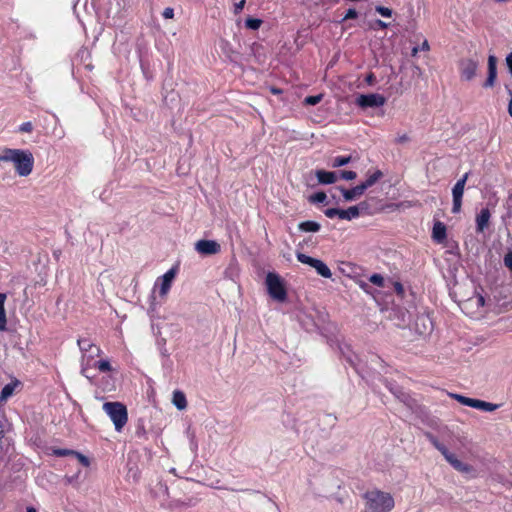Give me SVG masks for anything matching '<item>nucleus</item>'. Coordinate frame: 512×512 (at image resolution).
<instances>
[{"instance_id":"nucleus-63","label":"nucleus","mask_w":512,"mask_h":512,"mask_svg":"<svg viewBox=\"0 0 512 512\" xmlns=\"http://www.w3.org/2000/svg\"><path fill=\"white\" fill-rule=\"evenodd\" d=\"M434 224L441 225L442 223L440 221L435 222Z\"/></svg>"},{"instance_id":"nucleus-50","label":"nucleus","mask_w":512,"mask_h":512,"mask_svg":"<svg viewBox=\"0 0 512 512\" xmlns=\"http://www.w3.org/2000/svg\"><path fill=\"white\" fill-rule=\"evenodd\" d=\"M419 49H420V50H422V51H428V50H429V44H428V41H427V40H425V41L422 43L421 47H419Z\"/></svg>"},{"instance_id":"nucleus-57","label":"nucleus","mask_w":512,"mask_h":512,"mask_svg":"<svg viewBox=\"0 0 512 512\" xmlns=\"http://www.w3.org/2000/svg\"><path fill=\"white\" fill-rule=\"evenodd\" d=\"M75 479L76 477H66L68 483H72Z\"/></svg>"},{"instance_id":"nucleus-14","label":"nucleus","mask_w":512,"mask_h":512,"mask_svg":"<svg viewBox=\"0 0 512 512\" xmlns=\"http://www.w3.org/2000/svg\"><path fill=\"white\" fill-rule=\"evenodd\" d=\"M493 212L494 206L491 204H487L486 206L481 207L479 212L476 214V224H488Z\"/></svg>"},{"instance_id":"nucleus-12","label":"nucleus","mask_w":512,"mask_h":512,"mask_svg":"<svg viewBox=\"0 0 512 512\" xmlns=\"http://www.w3.org/2000/svg\"><path fill=\"white\" fill-rule=\"evenodd\" d=\"M195 250L204 256L215 255L220 252L221 246L215 240L202 239L195 243Z\"/></svg>"},{"instance_id":"nucleus-4","label":"nucleus","mask_w":512,"mask_h":512,"mask_svg":"<svg viewBox=\"0 0 512 512\" xmlns=\"http://www.w3.org/2000/svg\"><path fill=\"white\" fill-rule=\"evenodd\" d=\"M77 344L79 346L80 351L82 352L81 374L85 376L87 379H91L92 377L88 373L90 361L94 357L100 356L102 350L98 346L93 344L89 339L86 338L78 339Z\"/></svg>"},{"instance_id":"nucleus-31","label":"nucleus","mask_w":512,"mask_h":512,"mask_svg":"<svg viewBox=\"0 0 512 512\" xmlns=\"http://www.w3.org/2000/svg\"><path fill=\"white\" fill-rule=\"evenodd\" d=\"M323 98L322 94L307 96L304 99V104L309 106L317 105Z\"/></svg>"},{"instance_id":"nucleus-61","label":"nucleus","mask_w":512,"mask_h":512,"mask_svg":"<svg viewBox=\"0 0 512 512\" xmlns=\"http://www.w3.org/2000/svg\"><path fill=\"white\" fill-rule=\"evenodd\" d=\"M7 401V399H2V396L0 395V407Z\"/></svg>"},{"instance_id":"nucleus-5","label":"nucleus","mask_w":512,"mask_h":512,"mask_svg":"<svg viewBox=\"0 0 512 512\" xmlns=\"http://www.w3.org/2000/svg\"><path fill=\"white\" fill-rule=\"evenodd\" d=\"M103 410L112 420L115 430L120 432L128 421L126 406L120 402H105Z\"/></svg>"},{"instance_id":"nucleus-51","label":"nucleus","mask_w":512,"mask_h":512,"mask_svg":"<svg viewBox=\"0 0 512 512\" xmlns=\"http://www.w3.org/2000/svg\"><path fill=\"white\" fill-rule=\"evenodd\" d=\"M395 289H396V291L398 293H402L403 292V287H402V285L399 282L395 283Z\"/></svg>"},{"instance_id":"nucleus-28","label":"nucleus","mask_w":512,"mask_h":512,"mask_svg":"<svg viewBox=\"0 0 512 512\" xmlns=\"http://www.w3.org/2000/svg\"><path fill=\"white\" fill-rule=\"evenodd\" d=\"M94 366L100 371V372H109L112 370L111 364L108 360L102 359L99 361H96Z\"/></svg>"},{"instance_id":"nucleus-17","label":"nucleus","mask_w":512,"mask_h":512,"mask_svg":"<svg viewBox=\"0 0 512 512\" xmlns=\"http://www.w3.org/2000/svg\"><path fill=\"white\" fill-rule=\"evenodd\" d=\"M389 390L395 395L397 399H399L402 403L412 408L414 404V399L406 392L402 390V388L395 386L389 387Z\"/></svg>"},{"instance_id":"nucleus-55","label":"nucleus","mask_w":512,"mask_h":512,"mask_svg":"<svg viewBox=\"0 0 512 512\" xmlns=\"http://www.w3.org/2000/svg\"><path fill=\"white\" fill-rule=\"evenodd\" d=\"M419 50H420L419 47H417V46L413 47V49L411 51L412 56H416L417 53L419 52Z\"/></svg>"},{"instance_id":"nucleus-62","label":"nucleus","mask_w":512,"mask_h":512,"mask_svg":"<svg viewBox=\"0 0 512 512\" xmlns=\"http://www.w3.org/2000/svg\"><path fill=\"white\" fill-rule=\"evenodd\" d=\"M347 360H348L352 365H354V361H353L352 357L348 356V357H347Z\"/></svg>"},{"instance_id":"nucleus-45","label":"nucleus","mask_w":512,"mask_h":512,"mask_svg":"<svg viewBox=\"0 0 512 512\" xmlns=\"http://www.w3.org/2000/svg\"><path fill=\"white\" fill-rule=\"evenodd\" d=\"M360 288L365 291L366 293H370V286L368 283L361 281L359 283Z\"/></svg>"},{"instance_id":"nucleus-9","label":"nucleus","mask_w":512,"mask_h":512,"mask_svg":"<svg viewBox=\"0 0 512 512\" xmlns=\"http://www.w3.org/2000/svg\"><path fill=\"white\" fill-rule=\"evenodd\" d=\"M386 98L378 93L361 94L356 98V104L361 108H376L385 104Z\"/></svg>"},{"instance_id":"nucleus-26","label":"nucleus","mask_w":512,"mask_h":512,"mask_svg":"<svg viewBox=\"0 0 512 512\" xmlns=\"http://www.w3.org/2000/svg\"><path fill=\"white\" fill-rule=\"evenodd\" d=\"M450 396L453 399L457 400L462 405H465V406H468V407H472L473 406L474 398H469V397H466V396H463V395H460V394H454V393H451Z\"/></svg>"},{"instance_id":"nucleus-3","label":"nucleus","mask_w":512,"mask_h":512,"mask_svg":"<svg viewBox=\"0 0 512 512\" xmlns=\"http://www.w3.org/2000/svg\"><path fill=\"white\" fill-rule=\"evenodd\" d=\"M427 440L444 456L445 460L457 471L462 473H469L472 471V467L469 464L463 463L458 460L455 454L451 453L445 445L430 432H425Z\"/></svg>"},{"instance_id":"nucleus-33","label":"nucleus","mask_w":512,"mask_h":512,"mask_svg":"<svg viewBox=\"0 0 512 512\" xmlns=\"http://www.w3.org/2000/svg\"><path fill=\"white\" fill-rule=\"evenodd\" d=\"M369 281L378 287L384 286V278L380 274H373L370 276Z\"/></svg>"},{"instance_id":"nucleus-53","label":"nucleus","mask_w":512,"mask_h":512,"mask_svg":"<svg viewBox=\"0 0 512 512\" xmlns=\"http://www.w3.org/2000/svg\"><path fill=\"white\" fill-rule=\"evenodd\" d=\"M506 204L509 210L512 209V194L509 195Z\"/></svg>"},{"instance_id":"nucleus-37","label":"nucleus","mask_w":512,"mask_h":512,"mask_svg":"<svg viewBox=\"0 0 512 512\" xmlns=\"http://www.w3.org/2000/svg\"><path fill=\"white\" fill-rule=\"evenodd\" d=\"M33 130V124L31 122H24L19 126L20 132L30 133Z\"/></svg>"},{"instance_id":"nucleus-46","label":"nucleus","mask_w":512,"mask_h":512,"mask_svg":"<svg viewBox=\"0 0 512 512\" xmlns=\"http://www.w3.org/2000/svg\"><path fill=\"white\" fill-rule=\"evenodd\" d=\"M508 94L510 96L509 104H508V113L512 117V90H508Z\"/></svg>"},{"instance_id":"nucleus-48","label":"nucleus","mask_w":512,"mask_h":512,"mask_svg":"<svg viewBox=\"0 0 512 512\" xmlns=\"http://www.w3.org/2000/svg\"><path fill=\"white\" fill-rule=\"evenodd\" d=\"M374 81H375V76H374V74H373V73H370V74H368V75L366 76V82H367L368 84H370V85H371V84H373V83H374Z\"/></svg>"},{"instance_id":"nucleus-22","label":"nucleus","mask_w":512,"mask_h":512,"mask_svg":"<svg viewBox=\"0 0 512 512\" xmlns=\"http://www.w3.org/2000/svg\"><path fill=\"white\" fill-rule=\"evenodd\" d=\"M5 300L6 294L0 293V331L6 330L7 325L6 312L4 308Z\"/></svg>"},{"instance_id":"nucleus-23","label":"nucleus","mask_w":512,"mask_h":512,"mask_svg":"<svg viewBox=\"0 0 512 512\" xmlns=\"http://www.w3.org/2000/svg\"><path fill=\"white\" fill-rule=\"evenodd\" d=\"M382 176V172L380 170H376L373 174L369 175L364 182L361 183V186H363V189L366 191L368 188L372 187Z\"/></svg>"},{"instance_id":"nucleus-52","label":"nucleus","mask_w":512,"mask_h":512,"mask_svg":"<svg viewBox=\"0 0 512 512\" xmlns=\"http://www.w3.org/2000/svg\"><path fill=\"white\" fill-rule=\"evenodd\" d=\"M408 141V136L407 135H402L400 136L398 139H397V142L398 143H403V142H406Z\"/></svg>"},{"instance_id":"nucleus-11","label":"nucleus","mask_w":512,"mask_h":512,"mask_svg":"<svg viewBox=\"0 0 512 512\" xmlns=\"http://www.w3.org/2000/svg\"><path fill=\"white\" fill-rule=\"evenodd\" d=\"M468 179V173H465L454 185L452 189V196H453V206H452V212L458 213L461 209L462 205V197L464 193V188L466 181Z\"/></svg>"},{"instance_id":"nucleus-41","label":"nucleus","mask_w":512,"mask_h":512,"mask_svg":"<svg viewBox=\"0 0 512 512\" xmlns=\"http://www.w3.org/2000/svg\"><path fill=\"white\" fill-rule=\"evenodd\" d=\"M300 230L305 232H318L320 226H299Z\"/></svg>"},{"instance_id":"nucleus-15","label":"nucleus","mask_w":512,"mask_h":512,"mask_svg":"<svg viewBox=\"0 0 512 512\" xmlns=\"http://www.w3.org/2000/svg\"><path fill=\"white\" fill-rule=\"evenodd\" d=\"M340 190L342 192V195H343V198L345 201L356 200L359 197H361L365 192V190L363 189V186H361V184H359L351 189L341 188Z\"/></svg>"},{"instance_id":"nucleus-38","label":"nucleus","mask_w":512,"mask_h":512,"mask_svg":"<svg viewBox=\"0 0 512 512\" xmlns=\"http://www.w3.org/2000/svg\"><path fill=\"white\" fill-rule=\"evenodd\" d=\"M338 213V208H328L324 211V214L330 219L337 218Z\"/></svg>"},{"instance_id":"nucleus-47","label":"nucleus","mask_w":512,"mask_h":512,"mask_svg":"<svg viewBox=\"0 0 512 512\" xmlns=\"http://www.w3.org/2000/svg\"><path fill=\"white\" fill-rule=\"evenodd\" d=\"M375 24L377 27H379L381 29H386L388 27V24L380 19L376 20Z\"/></svg>"},{"instance_id":"nucleus-24","label":"nucleus","mask_w":512,"mask_h":512,"mask_svg":"<svg viewBox=\"0 0 512 512\" xmlns=\"http://www.w3.org/2000/svg\"><path fill=\"white\" fill-rule=\"evenodd\" d=\"M485 304V299L482 295L480 294H476L475 296L469 298L466 302H465V307L467 306H476V307H483Z\"/></svg>"},{"instance_id":"nucleus-34","label":"nucleus","mask_w":512,"mask_h":512,"mask_svg":"<svg viewBox=\"0 0 512 512\" xmlns=\"http://www.w3.org/2000/svg\"><path fill=\"white\" fill-rule=\"evenodd\" d=\"M375 10L383 17H391L392 15V10L388 7L376 6Z\"/></svg>"},{"instance_id":"nucleus-7","label":"nucleus","mask_w":512,"mask_h":512,"mask_svg":"<svg viewBox=\"0 0 512 512\" xmlns=\"http://www.w3.org/2000/svg\"><path fill=\"white\" fill-rule=\"evenodd\" d=\"M296 258L302 264H306L314 268L317 274H319L320 276L324 278H331L332 272L330 268L322 260L310 257L301 252H296Z\"/></svg>"},{"instance_id":"nucleus-54","label":"nucleus","mask_w":512,"mask_h":512,"mask_svg":"<svg viewBox=\"0 0 512 512\" xmlns=\"http://www.w3.org/2000/svg\"><path fill=\"white\" fill-rule=\"evenodd\" d=\"M4 437V424L0 421V440Z\"/></svg>"},{"instance_id":"nucleus-32","label":"nucleus","mask_w":512,"mask_h":512,"mask_svg":"<svg viewBox=\"0 0 512 512\" xmlns=\"http://www.w3.org/2000/svg\"><path fill=\"white\" fill-rule=\"evenodd\" d=\"M261 24H262V21L257 18H248L245 21L246 27L249 29H252V30H257L261 26Z\"/></svg>"},{"instance_id":"nucleus-59","label":"nucleus","mask_w":512,"mask_h":512,"mask_svg":"<svg viewBox=\"0 0 512 512\" xmlns=\"http://www.w3.org/2000/svg\"><path fill=\"white\" fill-rule=\"evenodd\" d=\"M26 512H37L34 507H28Z\"/></svg>"},{"instance_id":"nucleus-60","label":"nucleus","mask_w":512,"mask_h":512,"mask_svg":"<svg viewBox=\"0 0 512 512\" xmlns=\"http://www.w3.org/2000/svg\"><path fill=\"white\" fill-rule=\"evenodd\" d=\"M477 227H478V229H477L478 232H484V228L486 226H477Z\"/></svg>"},{"instance_id":"nucleus-49","label":"nucleus","mask_w":512,"mask_h":512,"mask_svg":"<svg viewBox=\"0 0 512 512\" xmlns=\"http://www.w3.org/2000/svg\"><path fill=\"white\" fill-rule=\"evenodd\" d=\"M338 212L339 213L337 214V218L339 220H345L346 221V218H343V217H345V209H339L338 208Z\"/></svg>"},{"instance_id":"nucleus-8","label":"nucleus","mask_w":512,"mask_h":512,"mask_svg":"<svg viewBox=\"0 0 512 512\" xmlns=\"http://www.w3.org/2000/svg\"><path fill=\"white\" fill-rule=\"evenodd\" d=\"M178 265L171 267L166 273L158 277L154 289L158 288L159 295L165 297L171 289L172 283L178 273Z\"/></svg>"},{"instance_id":"nucleus-56","label":"nucleus","mask_w":512,"mask_h":512,"mask_svg":"<svg viewBox=\"0 0 512 512\" xmlns=\"http://www.w3.org/2000/svg\"><path fill=\"white\" fill-rule=\"evenodd\" d=\"M271 92H272L273 94H280V93H281V90H280V89H278V88L272 87V88H271Z\"/></svg>"},{"instance_id":"nucleus-2","label":"nucleus","mask_w":512,"mask_h":512,"mask_svg":"<svg viewBox=\"0 0 512 512\" xmlns=\"http://www.w3.org/2000/svg\"><path fill=\"white\" fill-rule=\"evenodd\" d=\"M363 498L367 512H389L395 504L391 494L377 489L367 491Z\"/></svg>"},{"instance_id":"nucleus-42","label":"nucleus","mask_w":512,"mask_h":512,"mask_svg":"<svg viewBox=\"0 0 512 512\" xmlns=\"http://www.w3.org/2000/svg\"><path fill=\"white\" fill-rule=\"evenodd\" d=\"M244 5H245V0H241L238 3H235V5H234V13L235 14L240 13L243 10Z\"/></svg>"},{"instance_id":"nucleus-39","label":"nucleus","mask_w":512,"mask_h":512,"mask_svg":"<svg viewBox=\"0 0 512 512\" xmlns=\"http://www.w3.org/2000/svg\"><path fill=\"white\" fill-rule=\"evenodd\" d=\"M357 16H358V13L355 9H349L347 11V13L345 14L344 18L342 19V21H346L349 19H355V18H357Z\"/></svg>"},{"instance_id":"nucleus-58","label":"nucleus","mask_w":512,"mask_h":512,"mask_svg":"<svg viewBox=\"0 0 512 512\" xmlns=\"http://www.w3.org/2000/svg\"><path fill=\"white\" fill-rule=\"evenodd\" d=\"M300 224H306V225H309V224H317L316 222L314 221H304V222H301Z\"/></svg>"},{"instance_id":"nucleus-27","label":"nucleus","mask_w":512,"mask_h":512,"mask_svg":"<svg viewBox=\"0 0 512 512\" xmlns=\"http://www.w3.org/2000/svg\"><path fill=\"white\" fill-rule=\"evenodd\" d=\"M17 383H8L1 390L2 399H8L14 393Z\"/></svg>"},{"instance_id":"nucleus-30","label":"nucleus","mask_w":512,"mask_h":512,"mask_svg":"<svg viewBox=\"0 0 512 512\" xmlns=\"http://www.w3.org/2000/svg\"><path fill=\"white\" fill-rule=\"evenodd\" d=\"M327 200V195L324 192H316L309 197L311 203H324Z\"/></svg>"},{"instance_id":"nucleus-18","label":"nucleus","mask_w":512,"mask_h":512,"mask_svg":"<svg viewBox=\"0 0 512 512\" xmlns=\"http://www.w3.org/2000/svg\"><path fill=\"white\" fill-rule=\"evenodd\" d=\"M367 209V205L365 203H360L357 206H351L348 209H345V217L346 221H351L357 218L362 211Z\"/></svg>"},{"instance_id":"nucleus-43","label":"nucleus","mask_w":512,"mask_h":512,"mask_svg":"<svg viewBox=\"0 0 512 512\" xmlns=\"http://www.w3.org/2000/svg\"><path fill=\"white\" fill-rule=\"evenodd\" d=\"M162 15L166 19H171L174 17V10L170 7L165 8Z\"/></svg>"},{"instance_id":"nucleus-10","label":"nucleus","mask_w":512,"mask_h":512,"mask_svg":"<svg viewBox=\"0 0 512 512\" xmlns=\"http://www.w3.org/2000/svg\"><path fill=\"white\" fill-rule=\"evenodd\" d=\"M479 62L473 58L462 59L459 63L461 79L471 81L477 74Z\"/></svg>"},{"instance_id":"nucleus-40","label":"nucleus","mask_w":512,"mask_h":512,"mask_svg":"<svg viewBox=\"0 0 512 512\" xmlns=\"http://www.w3.org/2000/svg\"><path fill=\"white\" fill-rule=\"evenodd\" d=\"M504 264L512 271V251L508 252L504 257Z\"/></svg>"},{"instance_id":"nucleus-19","label":"nucleus","mask_w":512,"mask_h":512,"mask_svg":"<svg viewBox=\"0 0 512 512\" xmlns=\"http://www.w3.org/2000/svg\"><path fill=\"white\" fill-rule=\"evenodd\" d=\"M446 238V226H433L432 239L434 242L443 244L446 241Z\"/></svg>"},{"instance_id":"nucleus-35","label":"nucleus","mask_w":512,"mask_h":512,"mask_svg":"<svg viewBox=\"0 0 512 512\" xmlns=\"http://www.w3.org/2000/svg\"><path fill=\"white\" fill-rule=\"evenodd\" d=\"M74 457H76L83 466L88 467L90 465L88 457L82 453L75 451Z\"/></svg>"},{"instance_id":"nucleus-25","label":"nucleus","mask_w":512,"mask_h":512,"mask_svg":"<svg viewBox=\"0 0 512 512\" xmlns=\"http://www.w3.org/2000/svg\"><path fill=\"white\" fill-rule=\"evenodd\" d=\"M351 160H352L351 156H337V157L333 158V160L331 162V167L338 168V167L345 166V165L349 164L351 162Z\"/></svg>"},{"instance_id":"nucleus-13","label":"nucleus","mask_w":512,"mask_h":512,"mask_svg":"<svg viewBox=\"0 0 512 512\" xmlns=\"http://www.w3.org/2000/svg\"><path fill=\"white\" fill-rule=\"evenodd\" d=\"M497 77V58L494 55L488 57V75L483 86L485 88L493 87Z\"/></svg>"},{"instance_id":"nucleus-1","label":"nucleus","mask_w":512,"mask_h":512,"mask_svg":"<svg viewBox=\"0 0 512 512\" xmlns=\"http://www.w3.org/2000/svg\"><path fill=\"white\" fill-rule=\"evenodd\" d=\"M0 162H11L20 177L29 176L34 168V156L24 149L4 148L0 153Z\"/></svg>"},{"instance_id":"nucleus-36","label":"nucleus","mask_w":512,"mask_h":512,"mask_svg":"<svg viewBox=\"0 0 512 512\" xmlns=\"http://www.w3.org/2000/svg\"><path fill=\"white\" fill-rule=\"evenodd\" d=\"M339 175L340 178L344 180H354L357 176L356 172L354 171H341Z\"/></svg>"},{"instance_id":"nucleus-44","label":"nucleus","mask_w":512,"mask_h":512,"mask_svg":"<svg viewBox=\"0 0 512 512\" xmlns=\"http://www.w3.org/2000/svg\"><path fill=\"white\" fill-rule=\"evenodd\" d=\"M506 65L508 67L509 73L512 76V52L509 53L506 57Z\"/></svg>"},{"instance_id":"nucleus-6","label":"nucleus","mask_w":512,"mask_h":512,"mask_svg":"<svg viewBox=\"0 0 512 512\" xmlns=\"http://www.w3.org/2000/svg\"><path fill=\"white\" fill-rule=\"evenodd\" d=\"M266 287L268 294L271 298L278 302H285L287 299V291L284 286L283 280L281 277L274 273L269 272L266 275Z\"/></svg>"},{"instance_id":"nucleus-20","label":"nucleus","mask_w":512,"mask_h":512,"mask_svg":"<svg viewBox=\"0 0 512 512\" xmlns=\"http://www.w3.org/2000/svg\"><path fill=\"white\" fill-rule=\"evenodd\" d=\"M172 402L177 409L183 410L187 407V400L185 394L180 390L173 392Z\"/></svg>"},{"instance_id":"nucleus-21","label":"nucleus","mask_w":512,"mask_h":512,"mask_svg":"<svg viewBox=\"0 0 512 512\" xmlns=\"http://www.w3.org/2000/svg\"><path fill=\"white\" fill-rule=\"evenodd\" d=\"M498 407H499L498 404H493V403L486 402V401H483L480 399H474L473 406H472V408L486 411V412L495 411L496 409H498Z\"/></svg>"},{"instance_id":"nucleus-29","label":"nucleus","mask_w":512,"mask_h":512,"mask_svg":"<svg viewBox=\"0 0 512 512\" xmlns=\"http://www.w3.org/2000/svg\"><path fill=\"white\" fill-rule=\"evenodd\" d=\"M52 455L57 457H65V456H74L75 450L72 449H62V448H53Z\"/></svg>"},{"instance_id":"nucleus-16","label":"nucleus","mask_w":512,"mask_h":512,"mask_svg":"<svg viewBox=\"0 0 512 512\" xmlns=\"http://www.w3.org/2000/svg\"><path fill=\"white\" fill-rule=\"evenodd\" d=\"M315 175L321 184H333L338 179V174L332 171L316 170Z\"/></svg>"}]
</instances>
